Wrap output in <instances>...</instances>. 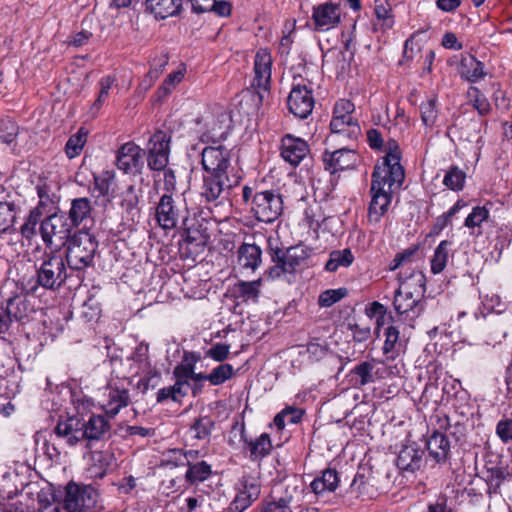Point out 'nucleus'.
<instances>
[{
  "label": "nucleus",
  "instance_id": "1",
  "mask_svg": "<svg viewBox=\"0 0 512 512\" xmlns=\"http://www.w3.org/2000/svg\"><path fill=\"white\" fill-rule=\"evenodd\" d=\"M386 155L383 158L382 166H375L371 180V202L369 205L368 217L370 222H379L380 218L387 211L391 202V194L385 190V185L391 190L393 185L400 186L405 178L402 167L401 151L398 143L391 139L385 145Z\"/></svg>",
  "mask_w": 512,
  "mask_h": 512
},
{
  "label": "nucleus",
  "instance_id": "2",
  "mask_svg": "<svg viewBox=\"0 0 512 512\" xmlns=\"http://www.w3.org/2000/svg\"><path fill=\"white\" fill-rule=\"evenodd\" d=\"M275 243L277 244L276 241ZM268 244V254L274 263V266L269 269L271 278H280L284 274H295L309 266V259L312 255L311 248L298 244L281 249L277 245L274 246V241L271 239L268 240Z\"/></svg>",
  "mask_w": 512,
  "mask_h": 512
},
{
  "label": "nucleus",
  "instance_id": "3",
  "mask_svg": "<svg viewBox=\"0 0 512 512\" xmlns=\"http://www.w3.org/2000/svg\"><path fill=\"white\" fill-rule=\"evenodd\" d=\"M64 256L55 251L45 252L35 263L36 280L30 291L36 292L38 287L45 290L57 291L69 277Z\"/></svg>",
  "mask_w": 512,
  "mask_h": 512
},
{
  "label": "nucleus",
  "instance_id": "4",
  "mask_svg": "<svg viewBox=\"0 0 512 512\" xmlns=\"http://www.w3.org/2000/svg\"><path fill=\"white\" fill-rule=\"evenodd\" d=\"M97 249L98 241L88 230L75 232L67 242L64 256L68 268L82 271L92 266Z\"/></svg>",
  "mask_w": 512,
  "mask_h": 512
},
{
  "label": "nucleus",
  "instance_id": "5",
  "mask_svg": "<svg viewBox=\"0 0 512 512\" xmlns=\"http://www.w3.org/2000/svg\"><path fill=\"white\" fill-rule=\"evenodd\" d=\"M72 229L65 214L55 211L43 218L39 233L46 248L58 252L71 238Z\"/></svg>",
  "mask_w": 512,
  "mask_h": 512
},
{
  "label": "nucleus",
  "instance_id": "6",
  "mask_svg": "<svg viewBox=\"0 0 512 512\" xmlns=\"http://www.w3.org/2000/svg\"><path fill=\"white\" fill-rule=\"evenodd\" d=\"M97 499L98 492L93 486L71 481L65 487L60 508L66 512H86L96 505Z\"/></svg>",
  "mask_w": 512,
  "mask_h": 512
},
{
  "label": "nucleus",
  "instance_id": "7",
  "mask_svg": "<svg viewBox=\"0 0 512 512\" xmlns=\"http://www.w3.org/2000/svg\"><path fill=\"white\" fill-rule=\"evenodd\" d=\"M415 276L417 277L416 281L419 284V290L416 292L402 290L400 286L395 291L393 301L396 313L400 316H404V319L409 321H414L423 311L421 297L425 292V277L422 273H418Z\"/></svg>",
  "mask_w": 512,
  "mask_h": 512
},
{
  "label": "nucleus",
  "instance_id": "8",
  "mask_svg": "<svg viewBox=\"0 0 512 512\" xmlns=\"http://www.w3.org/2000/svg\"><path fill=\"white\" fill-rule=\"evenodd\" d=\"M355 105L347 99H339L333 109V117L330 129L333 133L342 134L345 137L356 140L361 134L358 121L353 117Z\"/></svg>",
  "mask_w": 512,
  "mask_h": 512
},
{
  "label": "nucleus",
  "instance_id": "9",
  "mask_svg": "<svg viewBox=\"0 0 512 512\" xmlns=\"http://www.w3.org/2000/svg\"><path fill=\"white\" fill-rule=\"evenodd\" d=\"M251 210L258 221L272 223L282 214V197L274 190L256 192L253 196Z\"/></svg>",
  "mask_w": 512,
  "mask_h": 512
},
{
  "label": "nucleus",
  "instance_id": "10",
  "mask_svg": "<svg viewBox=\"0 0 512 512\" xmlns=\"http://www.w3.org/2000/svg\"><path fill=\"white\" fill-rule=\"evenodd\" d=\"M241 177L238 174H203L200 196L210 203L219 199L224 193L239 185Z\"/></svg>",
  "mask_w": 512,
  "mask_h": 512
},
{
  "label": "nucleus",
  "instance_id": "11",
  "mask_svg": "<svg viewBox=\"0 0 512 512\" xmlns=\"http://www.w3.org/2000/svg\"><path fill=\"white\" fill-rule=\"evenodd\" d=\"M186 208H182L171 194H163L155 209V220L164 230H171L177 227L180 219L182 226L188 229V218L184 215Z\"/></svg>",
  "mask_w": 512,
  "mask_h": 512
},
{
  "label": "nucleus",
  "instance_id": "12",
  "mask_svg": "<svg viewBox=\"0 0 512 512\" xmlns=\"http://www.w3.org/2000/svg\"><path fill=\"white\" fill-rule=\"evenodd\" d=\"M33 312V307L23 293L8 297L0 303V334L8 331L13 321H21Z\"/></svg>",
  "mask_w": 512,
  "mask_h": 512
},
{
  "label": "nucleus",
  "instance_id": "13",
  "mask_svg": "<svg viewBox=\"0 0 512 512\" xmlns=\"http://www.w3.org/2000/svg\"><path fill=\"white\" fill-rule=\"evenodd\" d=\"M170 154V136L164 131L155 132L147 145V164L153 171L167 169Z\"/></svg>",
  "mask_w": 512,
  "mask_h": 512
},
{
  "label": "nucleus",
  "instance_id": "14",
  "mask_svg": "<svg viewBox=\"0 0 512 512\" xmlns=\"http://www.w3.org/2000/svg\"><path fill=\"white\" fill-rule=\"evenodd\" d=\"M203 171L214 174H235L231 167L230 151L223 145L207 146L201 151Z\"/></svg>",
  "mask_w": 512,
  "mask_h": 512
},
{
  "label": "nucleus",
  "instance_id": "15",
  "mask_svg": "<svg viewBox=\"0 0 512 512\" xmlns=\"http://www.w3.org/2000/svg\"><path fill=\"white\" fill-rule=\"evenodd\" d=\"M145 151L134 142L121 145L116 155V166L128 175H140L144 169Z\"/></svg>",
  "mask_w": 512,
  "mask_h": 512
},
{
  "label": "nucleus",
  "instance_id": "16",
  "mask_svg": "<svg viewBox=\"0 0 512 512\" xmlns=\"http://www.w3.org/2000/svg\"><path fill=\"white\" fill-rule=\"evenodd\" d=\"M288 108L289 111L300 119L307 118L314 107V97L312 88H309L306 84H295L288 96Z\"/></svg>",
  "mask_w": 512,
  "mask_h": 512
},
{
  "label": "nucleus",
  "instance_id": "17",
  "mask_svg": "<svg viewBox=\"0 0 512 512\" xmlns=\"http://www.w3.org/2000/svg\"><path fill=\"white\" fill-rule=\"evenodd\" d=\"M347 492L351 497L361 501L375 498L378 495V487L372 470L360 467Z\"/></svg>",
  "mask_w": 512,
  "mask_h": 512
},
{
  "label": "nucleus",
  "instance_id": "18",
  "mask_svg": "<svg viewBox=\"0 0 512 512\" xmlns=\"http://www.w3.org/2000/svg\"><path fill=\"white\" fill-rule=\"evenodd\" d=\"M271 65L272 58L270 53L264 49L259 50L254 60L255 78L253 80V87L257 90V97L260 103H262L265 94L269 92Z\"/></svg>",
  "mask_w": 512,
  "mask_h": 512
},
{
  "label": "nucleus",
  "instance_id": "19",
  "mask_svg": "<svg viewBox=\"0 0 512 512\" xmlns=\"http://www.w3.org/2000/svg\"><path fill=\"white\" fill-rule=\"evenodd\" d=\"M312 21L314 30L326 32L338 26L341 22L340 5L333 2H325L313 7Z\"/></svg>",
  "mask_w": 512,
  "mask_h": 512
},
{
  "label": "nucleus",
  "instance_id": "20",
  "mask_svg": "<svg viewBox=\"0 0 512 512\" xmlns=\"http://www.w3.org/2000/svg\"><path fill=\"white\" fill-rule=\"evenodd\" d=\"M357 159L356 152L347 148H341L333 152L325 150L322 155L324 169L331 175L339 171L353 169L356 166Z\"/></svg>",
  "mask_w": 512,
  "mask_h": 512
},
{
  "label": "nucleus",
  "instance_id": "21",
  "mask_svg": "<svg viewBox=\"0 0 512 512\" xmlns=\"http://www.w3.org/2000/svg\"><path fill=\"white\" fill-rule=\"evenodd\" d=\"M281 156L293 167H297L310 153L308 143L302 138L286 134L281 139Z\"/></svg>",
  "mask_w": 512,
  "mask_h": 512
},
{
  "label": "nucleus",
  "instance_id": "22",
  "mask_svg": "<svg viewBox=\"0 0 512 512\" xmlns=\"http://www.w3.org/2000/svg\"><path fill=\"white\" fill-rule=\"evenodd\" d=\"M84 419L78 416L67 417L60 420L54 428V435L69 446H75L84 441Z\"/></svg>",
  "mask_w": 512,
  "mask_h": 512
},
{
  "label": "nucleus",
  "instance_id": "23",
  "mask_svg": "<svg viewBox=\"0 0 512 512\" xmlns=\"http://www.w3.org/2000/svg\"><path fill=\"white\" fill-rule=\"evenodd\" d=\"M240 436L244 443V449L248 450L249 458L253 462H259L267 457L272 451V442L268 433H262L255 439H248L244 423L240 424Z\"/></svg>",
  "mask_w": 512,
  "mask_h": 512
},
{
  "label": "nucleus",
  "instance_id": "24",
  "mask_svg": "<svg viewBox=\"0 0 512 512\" xmlns=\"http://www.w3.org/2000/svg\"><path fill=\"white\" fill-rule=\"evenodd\" d=\"M381 363L376 359L371 361H363L357 364L351 371V381L354 386L363 387L367 384L373 383L376 379L385 377L386 369L375 368L376 364Z\"/></svg>",
  "mask_w": 512,
  "mask_h": 512
},
{
  "label": "nucleus",
  "instance_id": "25",
  "mask_svg": "<svg viewBox=\"0 0 512 512\" xmlns=\"http://www.w3.org/2000/svg\"><path fill=\"white\" fill-rule=\"evenodd\" d=\"M104 399L101 406L106 415L110 418L116 416L120 409L128 406L130 402L129 391L125 388L114 387L109 385L104 391Z\"/></svg>",
  "mask_w": 512,
  "mask_h": 512
},
{
  "label": "nucleus",
  "instance_id": "26",
  "mask_svg": "<svg viewBox=\"0 0 512 512\" xmlns=\"http://www.w3.org/2000/svg\"><path fill=\"white\" fill-rule=\"evenodd\" d=\"M429 457L439 465L447 463L451 458V445L447 436L434 431L426 441Z\"/></svg>",
  "mask_w": 512,
  "mask_h": 512
},
{
  "label": "nucleus",
  "instance_id": "27",
  "mask_svg": "<svg viewBox=\"0 0 512 512\" xmlns=\"http://www.w3.org/2000/svg\"><path fill=\"white\" fill-rule=\"evenodd\" d=\"M424 451L416 443L404 446L396 459V465L400 470L415 472L423 464Z\"/></svg>",
  "mask_w": 512,
  "mask_h": 512
},
{
  "label": "nucleus",
  "instance_id": "28",
  "mask_svg": "<svg viewBox=\"0 0 512 512\" xmlns=\"http://www.w3.org/2000/svg\"><path fill=\"white\" fill-rule=\"evenodd\" d=\"M237 263L242 270L255 272L262 263L261 248L254 243H243L237 250Z\"/></svg>",
  "mask_w": 512,
  "mask_h": 512
},
{
  "label": "nucleus",
  "instance_id": "29",
  "mask_svg": "<svg viewBox=\"0 0 512 512\" xmlns=\"http://www.w3.org/2000/svg\"><path fill=\"white\" fill-rule=\"evenodd\" d=\"M110 423L103 415H92L89 420H84L83 436L87 445L93 441H99L109 434Z\"/></svg>",
  "mask_w": 512,
  "mask_h": 512
},
{
  "label": "nucleus",
  "instance_id": "30",
  "mask_svg": "<svg viewBox=\"0 0 512 512\" xmlns=\"http://www.w3.org/2000/svg\"><path fill=\"white\" fill-rule=\"evenodd\" d=\"M144 6L145 11L155 19H166L180 11L182 0H145Z\"/></svg>",
  "mask_w": 512,
  "mask_h": 512
},
{
  "label": "nucleus",
  "instance_id": "31",
  "mask_svg": "<svg viewBox=\"0 0 512 512\" xmlns=\"http://www.w3.org/2000/svg\"><path fill=\"white\" fill-rule=\"evenodd\" d=\"M385 341L382 352L387 361L395 360L402 352V342L400 341V332L397 327L390 325L384 330Z\"/></svg>",
  "mask_w": 512,
  "mask_h": 512
},
{
  "label": "nucleus",
  "instance_id": "32",
  "mask_svg": "<svg viewBox=\"0 0 512 512\" xmlns=\"http://www.w3.org/2000/svg\"><path fill=\"white\" fill-rule=\"evenodd\" d=\"M91 211V201L89 198L80 197L73 199L67 217L69 224H72L73 228L78 227L86 219L90 218Z\"/></svg>",
  "mask_w": 512,
  "mask_h": 512
},
{
  "label": "nucleus",
  "instance_id": "33",
  "mask_svg": "<svg viewBox=\"0 0 512 512\" xmlns=\"http://www.w3.org/2000/svg\"><path fill=\"white\" fill-rule=\"evenodd\" d=\"M508 477H510L509 468L501 461L497 463L489 461L486 464L485 479L490 490L496 491Z\"/></svg>",
  "mask_w": 512,
  "mask_h": 512
},
{
  "label": "nucleus",
  "instance_id": "34",
  "mask_svg": "<svg viewBox=\"0 0 512 512\" xmlns=\"http://www.w3.org/2000/svg\"><path fill=\"white\" fill-rule=\"evenodd\" d=\"M459 73L463 79L475 83L485 76L484 65L474 56L463 57L459 65Z\"/></svg>",
  "mask_w": 512,
  "mask_h": 512
},
{
  "label": "nucleus",
  "instance_id": "35",
  "mask_svg": "<svg viewBox=\"0 0 512 512\" xmlns=\"http://www.w3.org/2000/svg\"><path fill=\"white\" fill-rule=\"evenodd\" d=\"M339 484L338 473L335 469L328 468L322 472L321 477L314 479L311 483V489L315 494H321L326 491L334 492Z\"/></svg>",
  "mask_w": 512,
  "mask_h": 512
},
{
  "label": "nucleus",
  "instance_id": "36",
  "mask_svg": "<svg viewBox=\"0 0 512 512\" xmlns=\"http://www.w3.org/2000/svg\"><path fill=\"white\" fill-rule=\"evenodd\" d=\"M261 282L260 278L254 281H239L233 287V294L243 302L255 301L260 294Z\"/></svg>",
  "mask_w": 512,
  "mask_h": 512
},
{
  "label": "nucleus",
  "instance_id": "37",
  "mask_svg": "<svg viewBox=\"0 0 512 512\" xmlns=\"http://www.w3.org/2000/svg\"><path fill=\"white\" fill-rule=\"evenodd\" d=\"M188 469L185 473V482L194 485L207 480L212 474L211 465L206 461L197 463H188Z\"/></svg>",
  "mask_w": 512,
  "mask_h": 512
},
{
  "label": "nucleus",
  "instance_id": "38",
  "mask_svg": "<svg viewBox=\"0 0 512 512\" xmlns=\"http://www.w3.org/2000/svg\"><path fill=\"white\" fill-rule=\"evenodd\" d=\"M354 261V255L349 248L343 250H333L329 254L325 270L336 272L340 267H349Z\"/></svg>",
  "mask_w": 512,
  "mask_h": 512
},
{
  "label": "nucleus",
  "instance_id": "39",
  "mask_svg": "<svg viewBox=\"0 0 512 512\" xmlns=\"http://www.w3.org/2000/svg\"><path fill=\"white\" fill-rule=\"evenodd\" d=\"M451 245V241L443 240L436 247L431 259V271L433 274H439L445 269Z\"/></svg>",
  "mask_w": 512,
  "mask_h": 512
},
{
  "label": "nucleus",
  "instance_id": "40",
  "mask_svg": "<svg viewBox=\"0 0 512 512\" xmlns=\"http://www.w3.org/2000/svg\"><path fill=\"white\" fill-rule=\"evenodd\" d=\"M43 216L44 214L39 211V208H32L20 227L21 235L27 240L34 238L39 231L37 227L40 226Z\"/></svg>",
  "mask_w": 512,
  "mask_h": 512
},
{
  "label": "nucleus",
  "instance_id": "41",
  "mask_svg": "<svg viewBox=\"0 0 512 512\" xmlns=\"http://www.w3.org/2000/svg\"><path fill=\"white\" fill-rule=\"evenodd\" d=\"M18 206L14 202L0 201V233H5L14 226Z\"/></svg>",
  "mask_w": 512,
  "mask_h": 512
},
{
  "label": "nucleus",
  "instance_id": "42",
  "mask_svg": "<svg viewBox=\"0 0 512 512\" xmlns=\"http://www.w3.org/2000/svg\"><path fill=\"white\" fill-rule=\"evenodd\" d=\"M87 134L88 132L82 127L77 133L69 137L65 145V153L68 158H75L81 153L87 141Z\"/></svg>",
  "mask_w": 512,
  "mask_h": 512
},
{
  "label": "nucleus",
  "instance_id": "43",
  "mask_svg": "<svg viewBox=\"0 0 512 512\" xmlns=\"http://www.w3.org/2000/svg\"><path fill=\"white\" fill-rule=\"evenodd\" d=\"M37 195L39 197V202L34 208H39V211H41L43 214H45L46 208L49 205H53L57 202V196L52 191L50 185H48L44 181H40L37 186Z\"/></svg>",
  "mask_w": 512,
  "mask_h": 512
},
{
  "label": "nucleus",
  "instance_id": "44",
  "mask_svg": "<svg viewBox=\"0 0 512 512\" xmlns=\"http://www.w3.org/2000/svg\"><path fill=\"white\" fill-rule=\"evenodd\" d=\"M465 179L466 173L462 169L451 166L444 176L443 184L453 191H459L463 189Z\"/></svg>",
  "mask_w": 512,
  "mask_h": 512
},
{
  "label": "nucleus",
  "instance_id": "45",
  "mask_svg": "<svg viewBox=\"0 0 512 512\" xmlns=\"http://www.w3.org/2000/svg\"><path fill=\"white\" fill-rule=\"evenodd\" d=\"M234 375V368L231 364H221L209 373V382L213 386H219L231 379Z\"/></svg>",
  "mask_w": 512,
  "mask_h": 512
},
{
  "label": "nucleus",
  "instance_id": "46",
  "mask_svg": "<svg viewBox=\"0 0 512 512\" xmlns=\"http://www.w3.org/2000/svg\"><path fill=\"white\" fill-rule=\"evenodd\" d=\"M489 216L490 212L485 206H475L466 217L464 226L471 230L480 229L482 223L487 221Z\"/></svg>",
  "mask_w": 512,
  "mask_h": 512
},
{
  "label": "nucleus",
  "instance_id": "47",
  "mask_svg": "<svg viewBox=\"0 0 512 512\" xmlns=\"http://www.w3.org/2000/svg\"><path fill=\"white\" fill-rule=\"evenodd\" d=\"M374 12L384 29H389L393 26L394 20L391 15V6L387 0H375Z\"/></svg>",
  "mask_w": 512,
  "mask_h": 512
},
{
  "label": "nucleus",
  "instance_id": "48",
  "mask_svg": "<svg viewBox=\"0 0 512 512\" xmlns=\"http://www.w3.org/2000/svg\"><path fill=\"white\" fill-rule=\"evenodd\" d=\"M214 428V422L209 417H200L195 420L190 430L198 440L208 439Z\"/></svg>",
  "mask_w": 512,
  "mask_h": 512
},
{
  "label": "nucleus",
  "instance_id": "49",
  "mask_svg": "<svg viewBox=\"0 0 512 512\" xmlns=\"http://www.w3.org/2000/svg\"><path fill=\"white\" fill-rule=\"evenodd\" d=\"M436 98H430L420 105L421 120L426 127H432L437 119Z\"/></svg>",
  "mask_w": 512,
  "mask_h": 512
},
{
  "label": "nucleus",
  "instance_id": "50",
  "mask_svg": "<svg viewBox=\"0 0 512 512\" xmlns=\"http://www.w3.org/2000/svg\"><path fill=\"white\" fill-rule=\"evenodd\" d=\"M346 295V288L327 289L319 295L318 304L320 307H331L343 299Z\"/></svg>",
  "mask_w": 512,
  "mask_h": 512
},
{
  "label": "nucleus",
  "instance_id": "51",
  "mask_svg": "<svg viewBox=\"0 0 512 512\" xmlns=\"http://www.w3.org/2000/svg\"><path fill=\"white\" fill-rule=\"evenodd\" d=\"M465 206L466 203L463 200H458L446 213L437 217L433 225V232H441L450 223L451 218Z\"/></svg>",
  "mask_w": 512,
  "mask_h": 512
},
{
  "label": "nucleus",
  "instance_id": "52",
  "mask_svg": "<svg viewBox=\"0 0 512 512\" xmlns=\"http://www.w3.org/2000/svg\"><path fill=\"white\" fill-rule=\"evenodd\" d=\"M19 127L18 125L9 118L0 120V139L6 143L11 144L18 136Z\"/></svg>",
  "mask_w": 512,
  "mask_h": 512
},
{
  "label": "nucleus",
  "instance_id": "53",
  "mask_svg": "<svg viewBox=\"0 0 512 512\" xmlns=\"http://www.w3.org/2000/svg\"><path fill=\"white\" fill-rule=\"evenodd\" d=\"M114 177V172L109 170L94 176L95 189L99 192V195L107 196L110 193Z\"/></svg>",
  "mask_w": 512,
  "mask_h": 512
},
{
  "label": "nucleus",
  "instance_id": "54",
  "mask_svg": "<svg viewBox=\"0 0 512 512\" xmlns=\"http://www.w3.org/2000/svg\"><path fill=\"white\" fill-rule=\"evenodd\" d=\"M139 197L136 193V188L133 185H130L127 187L125 191V198L123 200V207L125 208L126 212L131 214L132 217L139 214Z\"/></svg>",
  "mask_w": 512,
  "mask_h": 512
},
{
  "label": "nucleus",
  "instance_id": "55",
  "mask_svg": "<svg viewBox=\"0 0 512 512\" xmlns=\"http://www.w3.org/2000/svg\"><path fill=\"white\" fill-rule=\"evenodd\" d=\"M185 465L183 449L174 448L169 449L163 454L161 466L163 467H178Z\"/></svg>",
  "mask_w": 512,
  "mask_h": 512
},
{
  "label": "nucleus",
  "instance_id": "56",
  "mask_svg": "<svg viewBox=\"0 0 512 512\" xmlns=\"http://www.w3.org/2000/svg\"><path fill=\"white\" fill-rule=\"evenodd\" d=\"M115 82V78L112 76L102 77L99 81L100 91L98 98L93 103L92 109L99 110L109 95V91Z\"/></svg>",
  "mask_w": 512,
  "mask_h": 512
},
{
  "label": "nucleus",
  "instance_id": "57",
  "mask_svg": "<svg viewBox=\"0 0 512 512\" xmlns=\"http://www.w3.org/2000/svg\"><path fill=\"white\" fill-rule=\"evenodd\" d=\"M227 120H229V117L225 113H221L218 116V124L213 123L211 127H208L207 130L202 134L201 140L205 142L209 139H214L215 137L224 138L225 131L222 130V124Z\"/></svg>",
  "mask_w": 512,
  "mask_h": 512
},
{
  "label": "nucleus",
  "instance_id": "58",
  "mask_svg": "<svg viewBox=\"0 0 512 512\" xmlns=\"http://www.w3.org/2000/svg\"><path fill=\"white\" fill-rule=\"evenodd\" d=\"M101 309L99 304L92 299L84 302L81 310V317L87 321H96L100 317Z\"/></svg>",
  "mask_w": 512,
  "mask_h": 512
},
{
  "label": "nucleus",
  "instance_id": "59",
  "mask_svg": "<svg viewBox=\"0 0 512 512\" xmlns=\"http://www.w3.org/2000/svg\"><path fill=\"white\" fill-rule=\"evenodd\" d=\"M230 353V346L223 343H217L213 345L207 352L206 355L217 362H223L226 360Z\"/></svg>",
  "mask_w": 512,
  "mask_h": 512
},
{
  "label": "nucleus",
  "instance_id": "60",
  "mask_svg": "<svg viewBox=\"0 0 512 512\" xmlns=\"http://www.w3.org/2000/svg\"><path fill=\"white\" fill-rule=\"evenodd\" d=\"M425 512H453V509L448 504V497L445 494H440L434 501L428 503Z\"/></svg>",
  "mask_w": 512,
  "mask_h": 512
},
{
  "label": "nucleus",
  "instance_id": "61",
  "mask_svg": "<svg viewBox=\"0 0 512 512\" xmlns=\"http://www.w3.org/2000/svg\"><path fill=\"white\" fill-rule=\"evenodd\" d=\"M496 433L504 443L512 441V419L499 421L496 427Z\"/></svg>",
  "mask_w": 512,
  "mask_h": 512
},
{
  "label": "nucleus",
  "instance_id": "62",
  "mask_svg": "<svg viewBox=\"0 0 512 512\" xmlns=\"http://www.w3.org/2000/svg\"><path fill=\"white\" fill-rule=\"evenodd\" d=\"M168 64V57L165 55L160 56L159 58H154L150 70L147 76L151 79H157L160 74L163 72L165 66Z\"/></svg>",
  "mask_w": 512,
  "mask_h": 512
},
{
  "label": "nucleus",
  "instance_id": "63",
  "mask_svg": "<svg viewBox=\"0 0 512 512\" xmlns=\"http://www.w3.org/2000/svg\"><path fill=\"white\" fill-rule=\"evenodd\" d=\"M416 252V249H406L403 252L397 253L394 259L389 264V270L394 271L401 267L403 264L409 262Z\"/></svg>",
  "mask_w": 512,
  "mask_h": 512
},
{
  "label": "nucleus",
  "instance_id": "64",
  "mask_svg": "<svg viewBox=\"0 0 512 512\" xmlns=\"http://www.w3.org/2000/svg\"><path fill=\"white\" fill-rule=\"evenodd\" d=\"M326 352V347L318 342L311 341L306 345V353L312 361H319L326 355Z\"/></svg>",
  "mask_w": 512,
  "mask_h": 512
}]
</instances>
